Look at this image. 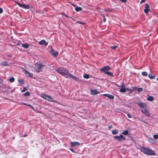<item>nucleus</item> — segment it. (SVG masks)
<instances>
[{
  "mask_svg": "<svg viewBox=\"0 0 158 158\" xmlns=\"http://www.w3.org/2000/svg\"><path fill=\"white\" fill-rule=\"evenodd\" d=\"M56 71L65 77L67 78L71 77L73 79L75 80L77 79V78L76 77L69 73L68 70L64 68L60 67Z\"/></svg>",
  "mask_w": 158,
  "mask_h": 158,
  "instance_id": "nucleus-1",
  "label": "nucleus"
},
{
  "mask_svg": "<svg viewBox=\"0 0 158 158\" xmlns=\"http://www.w3.org/2000/svg\"><path fill=\"white\" fill-rule=\"evenodd\" d=\"M141 152L145 154L148 155H155V153L152 150L146 148L144 147H142L141 149Z\"/></svg>",
  "mask_w": 158,
  "mask_h": 158,
  "instance_id": "nucleus-2",
  "label": "nucleus"
},
{
  "mask_svg": "<svg viewBox=\"0 0 158 158\" xmlns=\"http://www.w3.org/2000/svg\"><path fill=\"white\" fill-rule=\"evenodd\" d=\"M44 66L41 64L36 63L34 68V71L37 72H40L42 70V68Z\"/></svg>",
  "mask_w": 158,
  "mask_h": 158,
  "instance_id": "nucleus-3",
  "label": "nucleus"
},
{
  "mask_svg": "<svg viewBox=\"0 0 158 158\" xmlns=\"http://www.w3.org/2000/svg\"><path fill=\"white\" fill-rule=\"evenodd\" d=\"M41 97L45 100H48L52 102H54L53 100V98L51 96L48 95L44 94H42L41 95Z\"/></svg>",
  "mask_w": 158,
  "mask_h": 158,
  "instance_id": "nucleus-4",
  "label": "nucleus"
},
{
  "mask_svg": "<svg viewBox=\"0 0 158 158\" xmlns=\"http://www.w3.org/2000/svg\"><path fill=\"white\" fill-rule=\"evenodd\" d=\"M141 112L143 114H144L145 116L148 117H149L150 115V114L149 112V109L148 107L145 108L141 109Z\"/></svg>",
  "mask_w": 158,
  "mask_h": 158,
  "instance_id": "nucleus-5",
  "label": "nucleus"
},
{
  "mask_svg": "<svg viewBox=\"0 0 158 158\" xmlns=\"http://www.w3.org/2000/svg\"><path fill=\"white\" fill-rule=\"evenodd\" d=\"M15 2L20 7L23 8L25 9H29L30 8V6L29 5L22 4L17 2Z\"/></svg>",
  "mask_w": 158,
  "mask_h": 158,
  "instance_id": "nucleus-6",
  "label": "nucleus"
},
{
  "mask_svg": "<svg viewBox=\"0 0 158 158\" xmlns=\"http://www.w3.org/2000/svg\"><path fill=\"white\" fill-rule=\"evenodd\" d=\"M114 139H116L118 142H119L122 140H125V137L123 136L122 135H120L119 136L116 135L114 137Z\"/></svg>",
  "mask_w": 158,
  "mask_h": 158,
  "instance_id": "nucleus-7",
  "label": "nucleus"
},
{
  "mask_svg": "<svg viewBox=\"0 0 158 158\" xmlns=\"http://www.w3.org/2000/svg\"><path fill=\"white\" fill-rule=\"evenodd\" d=\"M110 67L109 66H107L102 68L100 69V71L105 74L106 72H107L108 71L110 70Z\"/></svg>",
  "mask_w": 158,
  "mask_h": 158,
  "instance_id": "nucleus-8",
  "label": "nucleus"
},
{
  "mask_svg": "<svg viewBox=\"0 0 158 158\" xmlns=\"http://www.w3.org/2000/svg\"><path fill=\"white\" fill-rule=\"evenodd\" d=\"M137 104L140 107L141 109L143 108H145L148 107L147 104L144 103L140 102L137 103Z\"/></svg>",
  "mask_w": 158,
  "mask_h": 158,
  "instance_id": "nucleus-9",
  "label": "nucleus"
},
{
  "mask_svg": "<svg viewBox=\"0 0 158 158\" xmlns=\"http://www.w3.org/2000/svg\"><path fill=\"white\" fill-rule=\"evenodd\" d=\"M149 10V5L148 3H146L145 4V9H144V11L146 14H147Z\"/></svg>",
  "mask_w": 158,
  "mask_h": 158,
  "instance_id": "nucleus-10",
  "label": "nucleus"
},
{
  "mask_svg": "<svg viewBox=\"0 0 158 158\" xmlns=\"http://www.w3.org/2000/svg\"><path fill=\"white\" fill-rule=\"evenodd\" d=\"M71 146L72 147L75 146H79L80 145V143L78 142H71L70 143Z\"/></svg>",
  "mask_w": 158,
  "mask_h": 158,
  "instance_id": "nucleus-11",
  "label": "nucleus"
},
{
  "mask_svg": "<svg viewBox=\"0 0 158 158\" xmlns=\"http://www.w3.org/2000/svg\"><path fill=\"white\" fill-rule=\"evenodd\" d=\"M23 70L24 71V73L25 74H28V75H27V77H31V78H32L33 77V75L32 73L28 72L25 69H23Z\"/></svg>",
  "mask_w": 158,
  "mask_h": 158,
  "instance_id": "nucleus-12",
  "label": "nucleus"
},
{
  "mask_svg": "<svg viewBox=\"0 0 158 158\" xmlns=\"http://www.w3.org/2000/svg\"><path fill=\"white\" fill-rule=\"evenodd\" d=\"M39 43L40 45H43L45 46H47L48 44V43L45 41V40H42L39 42Z\"/></svg>",
  "mask_w": 158,
  "mask_h": 158,
  "instance_id": "nucleus-13",
  "label": "nucleus"
},
{
  "mask_svg": "<svg viewBox=\"0 0 158 158\" xmlns=\"http://www.w3.org/2000/svg\"><path fill=\"white\" fill-rule=\"evenodd\" d=\"M103 96L106 97L110 99L113 100L114 98V96L112 95L109 94H104Z\"/></svg>",
  "mask_w": 158,
  "mask_h": 158,
  "instance_id": "nucleus-14",
  "label": "nucleus"
},
{
  "mask_svg": "<svg viewBox=\"0 0 158 158\" xmlns=\"http://www.w3.org/2000/svg\"><path fill=\"white\" fill-rule=\"evenodd\" d=\"M90 91L91 94L93 95H95L98 93L96 89H91Z\"/></svg>",
  "mask_w": 158,
  "mask_h": 158,
  "instance_id": "nucleus-15",
  "label": "nucleus"
},
{
  "mask_svg": "<svg viewBox=\"0 0 158 158\" xmlns=\"http://www.w3.org/2000/svg\"><path fill=\"white\" fill-rule=\"evenodd\" d=\"M51 52L52 53V55L55 57H56L58 55V53L57 52L55 51L52 48H51Z\"/></svg>",
  "mask_w": 158,
  "mask_h": 158,
  "instance_id": "nucleus-16",
  "label": "nucleus"
},
{
  "mask_svg": "<svg viewBox=\"0 0 158 158\" xmlns=\"http://www.w3.org/2000/svg\"><path fill=\"white\" fill-rule=\"evenodd\" d=\"M148 76H149V78L151 79H154L156 77L155 75H153L151 73H149L148 74Z\"/></svg>",
  "mask_w": 158,
  "mask_h": 158,
  "instance_id": "nucleus-17",
  "label": "nucleus"
},
{
  "mask_svg": "<svg viewBox=\"0 0 158 158\" xmlns=\"http://www.w3.org/2000/svg\"><path fill=\"white\" fill-rule=\"evenodd\" d=\"M148 100L150 101H152L154 100V98L152 96H149L147 98Z\"/></svg>",
  "mask_w": 158,
  "mask_h": 158,
  "instance_id": "nucleus-18",
  "label": "nucleus"
},
{
  "mask_svg": "<svg viewBox=\"0 0 158 158\" xmlns=\"http://www.w3.org/2000/svg\"><path fill=\"white\" fill-rule=\"evenodd\" d=\"M29 46V45L27 43H25L22 45V47L26 48H27Z\"/></svg>",
  "mask_w": 158,
  "mask_h": 158,
  "instance_id": "nucleus-19",
  "label": "nucleus"
},
{
  "mask_svg": "<svg viewBox=\"0 0 158 158\" xmlns=\"http://www.w3.org/2000/svg\"><path fill=\"white\" fill-rule=\"evenodd\" d=\"M118 131L117 130H114L112 131V133L113 135H116L118 134Z\"/></svg>",
  "mask_w": 158,
  "mask_h": 158,
  "instance_id": "nucleus-20",
  "label": "nucleus"
},
{
  "mask_svg": "<svg viewBox=\"0 0 158 158\" xmlns=\"http://www.w3.org/2000/svg\"><path fill=\"white\" fill-rule=\"evenodd\" d=\"M75 9L76 11L77 12L81 11L82 10V9L81 7L78 6L75 7Z\"/></svg>",
  "mask_w": 158,
  "mask_h": 158,
  "instance_id": "nucleus-21",
  "label": "nucleus"
},
{
  "mask_svg": "<svg viewBox=\"0 0 158 158\" xmlns=\"http://www.w3.org/2000/svg\"><path fill=\"white\" fill-rule=\"evenodd\" d=\"M122 134L125 135H128V131L127 130H125L122 132Z\"/></svg>",
  "mask_w": 158,
  "mask_h": 158,
  "instance_id": "nucleus-22",
  "label": "nucleus"
},
{
  "mask_svg": "<svg viewBox=\"0 0 158 158\" xmlns=\"http://www.w3.org/2000/svg\"><path fill=\"white\" fill-rule=\"evenodd\" d=\"M119 91L121 92L125 93L126 91V89L125 88H122L119 89Z\"/></svg>",
  "mask_w": 158,
  "mask_h": 158,
  "instance_id": "nucleus-23",
  "label": "nucleus"
},
{
  "mask_svg": "<svg viewBox=\"0 0 158 158\" xmlns=\"http://www.w3.org/2000/svg\"><path fill=\"white\" fill-rule=\"evenodd\" d=\"M105 74H106L108 75H109V76H112V77L113 76H114L113 74L112 73H111L110 72H109L108 71L107 72H106L105 73Z\"/></svg>",
  "mask_w": 158,
  "mask_h": 158,
  "instance_id": "nucleus-24",
  "label": "nucleus"
},
{
  "mask_svg": "<svg viewBox=\"0 0 158 158\" xmlns=\"http://www.w3.org/2000/svg\"><path fill=\"white\" fill-rule=\"evenodd\" d=\"M83 77L85 78L88 79L89 78V76L88 74H85L84 75Z\"/></svg>",
  "mask_w": 158,
  "mask_h": 158,
  "instance_id": "nucleus-25",
  "label": "nucleus"
},
{
  "mask_svg": "<svg viewBox=\"0 0 158 158\" xmlns=\"http://www.w3.org/2000/svg\"><path fill=\"white\" fill-rule=\"evenodd\" d=\"M104 11L106 12H110L112 11V10L110 8L106 9L104 10Z\"/></svg>",
  "mask_w": 158,
  "mask_h": 158,
  "instance_id": "nucleus-26",
  "label": "nucleus"
},
{
  "mask_svg": "<svg viewBox=\"0 0 158 158\" xmlns=\"http://www.w3.org/2000/svg\"><path fill=\"white\" fill-rule=\"evenodd\" d=\"M1 64L4 66H7L8 65V62L6 61H4L1 63Z\"/></svg>",
  "mask_w": 158,
  "mask_h": 158,
  "instance_id": "nucleus-27",
  "label": "nucleus"
},
{
  "mask_svg": "<svg viewBox=\"0 0 158 158\" xmlns=\"http://www.w3.org/2000/svg\"><path fill=\"white\" fill-rule=\"evenodd\" d=\"M18 81L21 84H23L24 83V80L23 79H22L21 80L19 79L18 80Z\"/></svg>",
  "mask_w": 158,
  "mask_h": 158,
  "instance_id": "nucleus-28",
  "label": "nucleus"
},
{
  "mask_svg": "<svg viewBox=\"0 0 158 158\" xmlns=\"http://www.w3.org/2000/svg\"><path fill=\"white\" fill-rule=\"evenodd\" d=\"M15 81V78L13 77H11V78L9 79V81L10 82H13Z\"/></svg>",
  "mask_w": 158,
  "mask_h": 158,
  "instance_id": "nucleus-29",
  "label": "nucleus"
},
{
  "mask_svg": "<svg viewBox=\"0 0 158 158\" xmlns=\"http://www.w3.org/2000/svg\"><path fill=\"white\" fill-rule=\"evenodd\" d=\"M24 95L26 96H29L30 95V93L29 92H27L24 94Z\"/></svg>",
  "mask_w": 158,
  "mask_h": 158,
  "instance_id": "nucleus-30",
  "label": "nucleus"
},
{
  "mask_svg": "<svg viewBox=\"0 0 158 158\" xmlns=\"http://www.w3.org/2000/svg\"><path fill=\"white\" fill-rule=\"evenodd\" d=\"M142 74L143 76H147L148 75V73L144 71L142 72Z\"/></svg>",
  "mask_w": 158,
  "mask_h": 158,
  "instance_id": "nucleus-31",
  "label": "nucleus"
},
{
  "mask_svg": "<svg viewBox=\"0 0 158 158\" xmlns=\"http://www.w3.org/2000/svg\"><path fill=\"white\" fill-rule=\"evenodd\" d=\"M118 46L117 45H114L113 46L110 47V48L111 49L114 50Z\"/></svg>",
  "mask_w": 158,
  "mask_h": 158,
  "instance_id": "nucleus-32",
  "label": "nucleus"
},
{
  "mask_svg": "<svg viewBox=\"0 0 158 158\" xmlns=\"http://www.w3.org/2000/svg\"><path fill=\"white\" fill-rule=\"evenodd\" d=\"M3 80L0 78V88L2 86Z\"/></svg>",
  "mask_w": 158,
  "mask_h": 158,
  "instance_id": "nucleus-33",
  "label": "nucleus"
},
{
  "mask_svg": "<svg viewBox=\"0 0 158 158\" xmlns=\"http://www.w3.org/2000/svg\"><path fill=\"white\" fill-rule=\"evenodd\" d=\"M153 137L155 139H158V135L157 134L154 135H153Z\"/></svg>",
  "mask_w": 158,
  "mask_h": 158,
  "instance_id": "nucleus-34",
  "label": "nucleus"
},
{
  "mask_svg": "<svg viewBox=\"0 0 158 158\" xmlns=\"http://www.w3.org/2000/svg\"><path fill=\"white\" fill-rule=\"evenodd\" d=\"M118 87H122L123 88H125V85H124V84L123 83L122 84L121 86L118 85Z\"/></svg>",
  "mask_w": 158,
  "mask_h": 158,
  "instance_id": "nucleus-35",
  "label": "nucleus"
},
{
  "mask_svg": "<svg viewBox=\"0 0 158 158\" xmlns=\"http://www.w3.org/2000/svg\"><path fill=\"white\" fill-rule=\"evenodd\" d=\"M27 90V88L26 87H24L23 88V90L21 91L22 92H23L26 91Z\"/></svg>",
  "mask_w": 158,
  "mask_h": 158,
  "instance_id": "nucleus-36",
  "label": "nucleus"
},
{
  "mask_svg": "<svg viewBox=\"0 0 158 158\" xmlns=\"http://www.w3.org/2000/svg\"><path fill=\"white\" fill-rule=\"evenodd\" d=\"M137 90L138 91L141 92L143 90V89L142 88H139Z\"/></svg>",
  "mask_w": 158,
  "mask_h": 158,
  "instance_id": "nucleus-37",
  "label": "nucleus"
},
{
  "mask_svg": "<svg viewBox=\"0 0 158 158\" xmlns=\"http://www.w3.org/2000/svg\"><path fill=\"white\" fill-rule=\"evenodd\" d=\"M26 105L27 106L30 107H31L33 110H34V107L32 106H31V105H30V104H26Z\"/></svg>",
  "mask_w": 158,
  "mask_h": 158,
  "instance_id": "nucleus-38",
  "label": "nucleus"
},
{
  "mask_svg": "<svg viewBox=\"0 0 158 158\" xmlns=\"http://www.w3.org/2000/svg\"><path fill=\"white\" fill-rule=\"evenodd\" d=\"M3 9L2 8L0 7V14L2 13L3 12Z\"/></svg>",
  "mask_w": 158,
  "mask_h": 158,
  "instance_id": "nucleus-39",
  "label": "nucleus"
},
{
  "mask_svg": "<svg viewBox=\"0 0 158 158\" xmlns=\"http://www.w3.org/2000/svg\"><path fill=\"white\" fill-rule=\"evenodd\" d=\"M146 1V0H142L140 2V4H142L143 2H144Z\"/></svg>",
  "mask_w": 158,
  "mask_h": 158,
  "instance_id": "nucleus-40",
  "label": "nucleus"
},
{
  "mask_svg": "<svg viewBox=\"0 0 158 158\" xmlns=\"http://www.w3.org/2000/svg\"><path fill=\"white\" fill-rule=\"evenodd\" d=\"M70 150L72 152H74V153H75V151H74L73 149H72V148H70Z\"/></svg>",
  "mask_w": 158,
  "mask_h": 158,
  "instance_id": "nucleus-41",
  "label": "nucleus"
},
{
  "mask_svg": "<svg viewBox=\"0 0 158 158\" xmlns=\"http://www.w3.org/2000/svg\"><path fill=\"white\" fill-rule=\"evenodd\" d=\"M127 116H128V117L129 118H130L131 117V115L129 114H127Z\"/></svg>",
  "mask_w": 158,
  "mask_h": 158,
  "instance_id": "nucleus-42",
  "label": "nucleus"
},
{
  "mask_svg": "<svg viewBox=\"0 0 158 158\" xmlns=\"http://www.w3.org/2000/svg\"><path fill=\"white\" fill-rule=\"evenodd\" d=\"M112 125H110V126L109 127H108V128L110 129L112 128Z\"/></svg>",
  "mask_w": 158,
  "mask_h": 158,
  "instance_id": "nucleus-43",
  "label": "nucleus"
},
{
  "mask_svg": "<svg viewBox=\"0 0 158 158\" xmlns=\"http://www.w3.org/2000/svg\"><path fill=\"white\" fill-rule=\"evenodd\" d=\"M148 140L149 141H152L153 140V139L152 138H149Z\"/></svg>",
  "mask_w": 158,
  "mask_h": 158,
  "instance_id": "nucleus-44",
  "label": "nucleus"
},
{
  "mask_svg": "<svg viewBox=\"0 0 158 158\" xmlns=\"http://www.w3.org/2000/svg\"><path fill=\"white\" fill-rule=\"evenodd\" d=\"M137 89V87H133V89L134 90H136Z\"/></svg>",
  "mask_w": 158,
  "mask_h": 158,
  "instance_id": "nucleus-45",
  "label": "nucleus"
},
{
  "mask_svg": "<svg viewBox=\"0 0 158 158\" xmlns=\"http://www.w3.org/2000/svg\"><path fill=\"white\" fill-rule=\"evenodd\" d=\"M121 0L122 2H126L127 1V0Z\"/></svg>",
  "mask_w": 158,
  "mask_h": 158,
  "instance_id": "nucleus-46",
  "label": "nucleus"
},
{
  "mask_svg": "<svg viewBox=\"0 0 158 158\" xmlns=\"http://www.w3.org/2000/svg\"><path fill=\"white\" fill-rule=\"evenodd\" d=\"M126 90H127V91H131V90L130 89H128V88H126Z\"/></svg>",
  "mask_w": 158,
  "mask_h": 158,
  "instance_id": "nucleus-47",
  "label": "nucleus"
},
{
  "mask_svg": "<svg viewBox=\"0 0 158 158\" xmlns=\"http://www.w3.org/2000/svg\"><path fill=\"white\" fill-rule=\"evenodd\" d=\"M106 19L105 17H104V19H103V22H106Z\"/></svg>",
  "mask_w": 158,
  "mask_h": 158,
  "instance_id": "nucleus-48",
  "label": "nucleus"
},
{
  "mask_svg": "<svg viewBox=\"0 0 158 158\" xmlns=\"http://www.w3.org/2000/svg\"><path fill=\"white\" fill-rule=\"evenodd\" d=\"M27 136V135L24 134V135H23V137H26Z\"/></svg>",
  "mask_w": 158,
  "mask_h": 158,
  "instance_id": "nucleus-49",
  "label": "nucleus"
},
{
  "mask_svg": "<svg viewBox=\"0 0 158 158\" xmlns=\"http://www.w3.org/2000/svg\"><path fill=\"white\" fill-rule=\"evenodd\" d=\"M64 15V16L66 17V18H69V17H68V15Z\"/></svg>",
  "mask_w": 158,
  "mask_h": 158,
  "instance_id": "nucleus-50",
  "label": "nucleus"
},
{
  "mask_svg": "<svg viewBox=\"0 0 158 158\" xmlns=\"http://www.w3.org/2000/svg\"><path fill=\"white\" fill-rule=\"evenodd\" d=\"M72 5H73L74 7H75H75H76V5H75V4H72Z\"/></svg>",
  "mask_w": 158,
  "mask_h": 158,
  "instance_id": "nucleus-51",
  "label": "nucleus"
},
{
  "mask_svg": "<svg viewBox=\"0 0 158 158\" xmlns=\"http://www.w3.org/2000/svg\"><path fill=\"white\" fill-rule=\"evenodd\" d=\"M21 103L23 104V105H26V104H27L26 103H24L23 102H22Z\"/></svg>",
  "mask_w": 158,
  "mask_h": 158,
  "instance_id": "nucleus-52",
  "label": "nucleus"
},
{
  "mask_svg": "<svg viewBox=\"0 0 158 158\" xmlns=\"http://www.w3.org/2000/svg\"><path fill=\"white\" fill-rule=\"evenodd\" d=\"M79 23H81V24H84V23H81L80 22H79Z\"/></svg>",
  "mask_w": 158,
  "mask_h": 158,
  "instance_id": "nucleus-53",
  "label": "nucleus"
},
{
  "mask_svg": "<svg viewBox=\"0 0 158 158\" xmlns=\"http://www.w3.org/2000/svg\"><path fill=\"white\" fill-rule=\"evenodd\" d=\"M9 56H10V57H11V55H9Z\"/></svg>",
  "mask_w": 158,
  "mask_h": 158,
  "instance_id": "nucleus-54",
  "label": "nucleus"
},
{
  "mask_svg": "<svg viewBox=\"0 0 158 158\" xmlns=\"http://www.w3.org/2000/svg\"><path fill=\"white\" fill-rule=\"evenodd\" d=\"M157 81H158V77L157 78Z\"/></svg>",
  "mask_w": 158,
  "mask_h": 158,
  "instance_id": "nucleus-55",
  "label": "nucleus"
}]
</instances>
